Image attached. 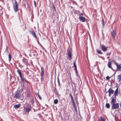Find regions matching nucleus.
<instances>
[{"label":"nucleus","mask_w":121,"mask_h":121,"mask_svg":"<svg viewBox=\"0 0 121 121\" xmlns=\"http://www.w3.org/2000/svg\"><path fill=\"white\" fill-rule=\"evenodd\" d=\"M14 2L13 3V7L14 12L16 13L18 11V5L16 0H14Z\"/></svg>","instance_id":"f257e3e1"},{"label":"nucleus","mask_w":121,"mask_h":121,"mask_svg":"<svg viewBox=\"0 0 121 121\" xmlns=\"http://www.w3.org/2000/svg\"><path fill=\"white\" fill-rule=\"evenodd\" d=\"M67 53L68 60H71L72 59V49H69L67 50Z\"/></svg>","instance_id":"f03ea898"},{"label":"nucleus","mask_w":121,"mask_h":121,"mask_svg":"<svg viewBox=\"0 0 121 121\" xmlns=\"http://www.w3.org/2000/svg\"><path fill=\"white\" fill-rule=\"evenodd\" d=\"M21 93L18 91V90L15 92L14 93V95L13 96V97L14 98L16 99H19L20 97Z\"/></svg>","instance_id":"7ed1b4c3"},{"label":"nucleus","mask_w":121,"mask_h":121,"mask_svg":"<svg viewBox=\"0 0 121 121\" xmlns=\"http://www.w3.org/2000/svg\"><path fill=\"white\" fill-rule=\"evenodd\" d=\"M44 73V69L43 66L41 67V73H40V76H41V77L40 78V79L41 80V81L42 82L43 80V75Z\"/></svg>","instance_id":"20e7f679"},{"label":"nucleus","mask_w":121,"mask_h":121,"mask_svg":"<svg viewBox=\"0 0 121 121\" xmlns=\"http://www.w3.org/2000/svg\"><path fill=\"white\" fill-rule=\"evenodd\" d=\"M73 66L74 67V69L76 76L78 77V78H79V76L78 75V71L77 69V66L76 65V62L75 61L73 63Z\"/></svg>","instance_id":"39448f33"},{"label":"nucleus","mask_w":121,"mask_h":121,"mask_svg":"<svg viewBox=\"0 0 121 121\" xmlns=\"http://www.w3.org/2000/svg\"><path fill=\"white\" fill-rule=\"evenodd\" d=\"M112 109H117L119 107V104L117 103L115 104V103L112 104Z\"/></svg>","instance_id":"423d86ee"},{"label":"nucleus","mask_w":121,"mask_h":121,"mask_svg":"<svg viewBox=\"0 0 121 121\" xmlns=\"http://www.w3.org/2000/svg\"><path fill=\"white\" fill-rule=\"evenodd\" d=\"M116 34V31L115 30H113L111 32V35L112 38L113 39H115V37Z\"/></svg>","instance_id":"0eeeda50"},{"label":"nucleus","mask_w":121,"mask_h":121,"mask_svg":"<svg viewBox=\"0 0 121 121\" xmlns=\"http://www.w3.org/2000/svg\"><path fill=\"white\" fill-rule=\"evenodd\" d=\"M17 72L19 74V76L20 77L21 80L22 82H24L25 79H24L22 77V73L21 71L19 69H18V70H17Z\"/></svg>","instance_id":"6e6552de"},{"label":"nucleus","mask_w":121,"mask_h":121,"mask_svg":"<svg viewBox=\"0 0 121 121\" xmlns=\"http://www.w3.org/2000/svg\"><path fill=\"white\" fill-rule=\"evenodd\" d=\"M29 31L34 37L36 38H37L36 34L34 30H30Z\"/></svg>","instance_id":"1a4fd4ad"},{"label":"nucleus","mask_w":121,"mask_h":121,"mask_svg":"<svg viewBox=\"0 0 121 121\" xmlns=\"http://www.w3.org/2000/svg\"><path fill=\"white\" fill-rule=\"evenodd\" d=\"M101 47L102 50L104 52H106L107 51V47L103 45H101Z\"/></svg>","instance_id":"9d476101"},{"label":"nucleus","mask_w":121,"mask_h":121,"mask_svg":"<svg viewBox=\"0 0 121 121\" xmlns=\"http://www.w3.org/2000/svg\"><path fill=\"white\" fill-rule=\"evenodd\" d=\"M78 19L79 20L82 22H84L86 20V18L83 17H79Z\"/></svg>","instance_id":"9b49d317"},{"label":"nucleus","mask_w":121,"mask_h":121,"mask_svg":"<svg viewBox=\"0 0 121 121\" xmlns=\"http://www.w3.org/2000/svg\"><path fill=\"white\" fill-rule=\"evenodd\" d=\"M112 63L111 62L109 61L107 64L108 66V67L110 68L113 71H115V70L113 69L112 68L111 66Z\"/></svg>","instance_id":"f8f14e48"},{"label":"nucleus","mask_w":121,"mask_h":121,"mask_svg":"<svg viewBox=\"0 0 121 121\" xmlns=\"http://www.w3.org/2000/svg\"><path fill=\"white\" fill-rule=\"evenodd\" d=\"M117 66L116 70L118 71H121V64L120 65H118L117 63L116 65Z\"/></svg>","instance_id":"ddd939ff"},{"label":"nucleus","mask_w":121,"mask_h":121,"mask_svg":"<svg viewBox=\"0 0 121 121\" xmlns=\"http://www.w3.org/2000/svg\"><path fill=\"white\" fill-rule=\"evenodd\" d=\"M31 108H24V110H25L26 112L28 113L31 110Z\"/></svg>","instance_id":"4468645a"},{"label":"nucleus","mask_w":121,"mask_h":121,"mask_svg":"<svg viewBox=\"0 0 121 121\" xmlns=\"http://www.w3.org/2000/svg\"><path fill=\"white\" fill-rule=\"evenodd\" d=\"M116 98H115V97L113 98L111 97L112 100L111 103L112 104L115 103L116 100Z\"/></svg>","instance_id":"2eb2a0df"},{"label":"nucleus","mask_w":121,"mask_h":121,"mask_svg":"<svg viewBox=\"0 0 121 121\" xmlns=\"http://www.w3.org/2000/svg\"><path fill=\"white\" fill-rule=\"evenodd\" d=\"M20 104H15L14 105L13 108L16 109L19 108L21 106Z\"/></svg>","instance_id":"dca6fc26"},{"label":"nucleus","mask_w":121,"mask_h":121,"mask_svg":"<svg viewBox=\"0 0 121 121\" xmlns=\"http://www.w3.org/2000/svg\"><path fill=\"white\" fill-rule=\"evenodd\" d=\"M118 88H117L116 90L114 93V96L115 98H116V96H117L118 95Z\"/></svg>","instance_id":"f3484780"},{"label":"nucleus","mask_w":121,"mask_h":121,"mask_svg":"<svg viewBox=\"0 0 121 121\" xmlns=\"http://www.w3.org/2000/svg\"><path fill=\"white\" fill-rule=\"evenodd\" d=\"M24 88V86L23 85L22 86L20 90H18V91L21 94L22 92L23 91Z\"/></svg>","instance_id":"a211bd4d"},{"label":"nucleus","mask_w":121,"mask_h":121,"mask_svg":"<svg viewBox=\"0 0 121 121\" xmlns=\"http://www.w3.org/2000/svg\"><path fill=\"white\" fill-rule=\"evenodd\" d=\"M108 93H110L112 94L114 93V91L112 89H111V88H110L109 89V90L108 91Z\"/></svg>","instance_id":"6ab92c4d"},{"label":"nucleus","mask_w":121,"mask_h":121,"mask_svg":"<svg viewBox=\"0 0 121 121\" xmlns=\"http://www.w3.org/2000/svg\"><path fill=\"white\" fill-rule=\"evenodd\" d=\"M117 78L118 80V82H119L121 81V74H120L117 76Z\"/></svg>","instance_id":"aec40b11"},{"label":"nucleus","mask_w":121,"mask_h":121,"mask_svg":"<svg viewBox=\"0 0 121 121\" xmlns=\"http://www.w3.org/2000/svg\"><path fill=\"white\" fill-rule=\"evenodd\" d=\"M31 106L29 104H26V107L24 108H31Z\"/></svg>","instance_id":"412c9836"},{"label":"nucleus","mask_w":121,"mask_h":121,"mask_svg":"<svg viewBox=\"0 0 121 121\" xmlns=\"http://www.w3.org/2000/svg\"><path fill=\"white\" fill-rule=\"evenodd\" d=\"M98 121H105V119L102 117H101L100 119H98Z\"/></svg>","instance_id":"4be33fe9"},{"label":"nucleus","mask_w":121,"mask_h":121,"mask_svg":"<svg viewBox=\"0 0 121 121\" xmlns=\"http://www.w3.org/2000/svg\"><path fill=\"white\" fill-rule=\"evenodd\" d=\"M96 51L99 54H103V53L101 52L100 50H99V49H97L96 50Z\"/></svg>","instance_id":"5701e85b"},{"label":"nucleus","mask_w":121,"mask_h":121,"mask_svg":"<svg viewBox=\"0 0 121 121\" xmlns=\"http://www.w3.org/2000/svg\"><path fill=\"white\" fill-rule=\"evenodd\" d=\"M102 22V26L103 27H104V19L103 18H102V19L101 20Z\"/></svg>","instance_id":"b1692460"},{"label":"nucleus","mask_w":121,"mask_h":121,"mask_svg":"<svg viewBox=\"0 0 121 121\" xmlns=\"http://www.w3.org/2000/svg\"><path fill=\"white\" fill-rule=\"evenodd\" d=\"M58 103V100L57 99H55L54 100V103L55 104H57Z\"/></svg>","instance_id":"393cba45"},{"label":"nucleus","mask_w":121,"mask_h":121,"mask_svg":"<svg viewBox=\"0 0 121 121\" xmlns=\"http://www.w3.org/2000/svg\"><path fill=\"white\" fill-rule=\"evenodd\" d=\"M106 106L107 108H109L110 107V105L109 103H106Z\"/></svg>","instance_id":"a878e982"},{"label":"nucleus","mask_w":121,"mask_h":121,"mask_svg":"<svg viewBox=\"0 0 121 121\" xmlns=\"http://www.w3.org/2000/svg\"><path fill=\"white\" fill-rule=\"evenodd\" d=\"M31 96V94L30 92H28L27 93V96L28 97H29Z\"/></svg>","instance_id":"bb28decb"},{"label":"nucleus","mask_w":121,"mask_h":121,"mask_svg":"<svg viewBox=\"0 0 121 121\" xmlns=\"http://www.w3.org/2000/svg\"><path fill=\"white\" fill-rule=\"evenodd\" d=\"M70 96L71 101H74L73 97V96L71 95V93H70Z\"/></svg>","instance_id":"cd10ccee"},{"label":"nucleus","mask_w":121,"mask_h":121,"mask_svg":"<svg viewBox=\"0 0 121 121\" xmlns=\"http://www.w3.org/2000/svg\"><path fill=\"white\" fill-rule=\"evenodd\" d=\"M12 57V56L10 55L9 54V61H10L11 59V58Z\"/></svg>","instance_id":"c85d7f7f"},{"label":"nucleus","mask_w":121,"mask_h":121,"mask_svg":"<svg viewBox=\"0 0 121 121\" xmlns=\"http://www.w3.org/2000/svg\"><path fill=\"white\" fill-rule=\"evenodd\" d=\"M57 81L58 84V86H59L60 87V80L59 78L58 77H57Z\"/></svg>","instance_id":"c756f323"},{"label":"nucleus","mask_w":121,"mask_h":121,"mask_svg":"<svg viewBox=\"0 0 121 121\" xmlns=\"http://www.w3.org/2000/svg\"><path fill=\"white\" fill-rule=\"evenodd\" d=\"M31 103L32 104H33L34 103V99L33 98L32 99L31 101Z\"/></svg>","instance_id":"7c9ffc66"},{"label":"nucleus","mask_w":121,"mask_h":121,"mask_svg":"<svg viewBox=\"0 0 121 121\" xmlns=\"http://www.w3.org/2000/svg\"><path fill=\"white\" fill-rule=\"evenodd\" d=\"M72 101V103H73V106L74 107H76V105H75V102H74V101Z\"/></svg>","instance_id":"2f4dec72"},{"label":"nucleus","mask_w":121,"mask_h":121,"mask_svg":"<svg viewBox=\"0 0 121 121\" xmlns=\"http://www.w3.org/2000/svg\"><path fill=\"white\" fill-rule=\"evenodd\" d=\"M110 62H111V63L112 62H113L115 64V65L116 64H117V63L115 61L113 60H111V61H110Z\"/></svg>","instance_id":"473e14b6"},{"label":"nucleus","mask_w":121,"mask_h":121,"mask_svg":"<svg viewBox=\"0 0 121 121\" xmlns=\"http://www.w3.org/2000/svg\"><path fill=\"white\" fill-rule=\"evenodd\" d=\"M25 74L28 75L29 74V72L28 71L26 70L25 72Z\"/></svg>","instance_id":"72a5a7b5"},{"label":"nucleus","mask_w":121,"mask_h":121,"mask_svg":"<svg viewBox=\"0 0 121 121\" xmlns=\"http://www.w3.org/2000/svg\"><path fill=\"white\" fill-rule=\"evenodd\" d=\"M34 6L35 7H36V2L35 0L34 1Z\"/></svg>","instance_id":"f704fd0d"},{"label":"nucleus","mask_w":121,"mask_h":121,"mask_svg":"<svg viewBox=\"0 0 121 121\" xmlns=\"http://www.w3.org/2000/svg\"><path fill=\"white\" fill-rule=\"evenodd\" d=\"M111 53V52H110L109 53H107L106 54V55H107V56H108V55H109L110 56Z\"/></svg>","instance_id":"c9c22d12"},{"label":"nucleus","mask_w":121,"mask_h":121,"mask_svg":"<svg viewBox=\"0 0 121 121\" xmlns=\"http://www.w3.org/2000/svg\"><path fill=\"white\" fill-rule=\"evenodd\" d=\"M38 97L39 99H41V96L39 95L38 94Z\"/></svg>","instance_id":"e433bc0d"},{"label":"nucleus","mask_w":121,"mask_h":121,"mask_svg":"<svg viewBox=\"0 0 121 121\" xmlns=\"http://www.w3.org/2000/svg\"><path fill=\"white\" fill-rule=\"evenodd\" d=\"M79 17H80H80H82L81 16H82L83 15V14L82 13H81L79 14Z\"/></svg>","instance_id":"4c0bfd02"},{"label":"nucleus","mask_w":121,"mask_h":121,"mask_svg":"<svg viewBox=\"0 0 121 121\" xmlns=\"http://www.w3.org/2000/svg\"><path fill=\"white\" fill-rule=\"evenodd\" d=\"M110 77L108 76H107L106 77V79L107 80H108L110 79Z\"/></svg>","instance_id":"58836bf2"},{"label":"nucleus","mask_w":121,"mask_h":121,"mask_svg":"<svg viewBox=\"0 0 121 121\" xmlns=\"http://www.w3.org/2000/svg\"><path fill=\"white\" fill-rule=\"evenodd\" d=\"M26 59L25 58H24L23 59L22 61L23 62H26Z\"/></svg>","instance_id":"ea45409f"},{"label":"nucleus","mask_w":121,"mask_h":121,"mask_svg":"<svg viewBox=\"0 0 121 121\" xmlns=\"http://www.w3.org/2000/svg\"><path fill=\"white\" fill-rule=\"evenodd\" d=\"M10 79H9V81H10L11 80V79H12V76H11V75H10Z\"/></svg>","instance_id":"a19ab883"},{"label":"nucleus","mask_w":121,"mask_h":121,"mask_svg":"<svg viewBox=\"0 0 121 121\" xmlns=\"http://www.w3.org/2000/svg\"><path fill=\"white\" fill-rule=\"evenodd\" d=\"M74 13L75 14H78V12H77V11H75V12H74Z\"/></svg>","instance_id":"79ce46f5"},{"label":"nucleus","mask_w":121,"mask_h":121,"mask_svg":"<svg viewBox=\"0 0 121 121\" xmlns=\"http://www.w3.org/2000/svg\"><path fill=\"white\" fill-rule=\"evenodd\" d=\"M53 7L54 8V10H56V8H55V6H54V5H53Z\"/></svg>","instance_id":"37998d69"},{"label":"nucleus","mask_w":121,"mask_h":121,"mask_svg":"<svg viewBox=\"0 0 121 121\" xmlns=\"http://www.w3.org/2000/svg\"><path fill=\"white\" fill-rule=\"evenodd\" d=\"M6 48L5 49V50L6 51H7L8 52V48H7V47L6 46Z\"/></svg>","instance_id":"c03bdc74"},{"label":"nucleus","mask_w":121,"mask_h":121,"mask_svg":"<svg viewBox=\"0 0 121 121\" xmlns=\"http://www.w3.org/2000/svg\"><path fill=\"white\" fill-rule=\"evenodd\" d=\"M111 93H109L108 96L110 97H111Z\"/></svg>","instance_id":"a18cd8bd"},{"label":"nucleus","mask_w":121,"mask_h":121,"mask_svg":"<svg viewBox=\"0 0 121 121\" xmlns=\"http://www.w3.org/2000/svg\"><path fill=\"white\" fill-rule=\"evenodd\" d=\"M56 94L57 95H59H59L58 93L57 92L56 93Z\"/></svg>","instance_id":"49530a36"},{"label":"nucleus","mask_w":121,"mask_h":121,"mask_svg":"<svg viewBox=\"0 0 121 121\" xmlns=\"http://www.w3.org/2000/svg\"><path fill=\"white\" fill-rule=\"evenodd\" d=\"M38 16H39V11H38Z\"/></svg>","instance_id":"de8ad7c7"},{"label":"nucleus","mask_w":121,"mask_h":121,"mask_svg":"<svg viewBox=\"0 0 121 121\" xmlns=\"http://www.w3.org/2000/svg\"><path fill=\"white\" fill-rule=\"evenodd\" d=\"M0 121H3L2 119H1L0 120Z\"/></svg>","instance_id":"09e8293b"},{"label":"nucleus","mask_w":121,"mask_h":121,"mask_svg":"<svg viewBox=\"0 0 121 121\" xmlns=\"http://www.w3.org/2000/svg\"><path fill=\"white\" fill-rule=\"evenodd\" d=\"M120 108H121V103H120Z\"/></svg>","instance_id":"8fccbe9b"},{"label":"nucleus","mask_w":121,"mask_h":121,"mask_svg":"<svg viewBox=\"0 0 121 121\" xmlns=\"http://www.w3.org/2000/svg\"><path fill=\"white\" fill-rule=\"evenodd\" d=\"M116 73V72H115L114 73L113 75H115Z\"/></svg>","instance_id":"3c124183"},{"label":"nucleus","mask_w":121,"mask_h":121,"mask_svg":"<svg viewBox=\"0 0 121 121\" xmlns=\"http://www.w3.org/2000/svg\"><path fill=\"white\" fill-rule=\"evenodd\" d=\"M34 110V112H35V109H33Z\"/></svg>","instance_id":"603ef678"},{"label":"nucleus","mask_w":121,"mask_h":121,"mask_svg":"<svg viewBox=\"0 0 121 121\" xmlns=\"http://www.w3.org/2000/svg\"><path fill=\"white\" fill-rule=\"evenodd\" d=\"M41 9H40V11L41 12Z\"/></svg>","instance_id":"864d4df0"},{"label":"nucleus","mask_w":121,"mask_h":121,"mask_svg":"<svg viewBox=\"0 0 121 121\" xmlns=\"http://www.w3.org/2000/svg\"><path fill=\"white\" fill-rule=\"evenodd\" d=\"M109 57H107V58H108V59Z\"/></svg>","instance_id":"5fc2aeb1"},{"label":"nucleus","mask_w":121,"mask_h":121,"mask_svg":"<svg viewBox=\"0 0 121 121\" xmlns=\"http://www.w3.org/2000/svg\"><path fill=\"white\" fill-rule=\"evenodd\" d=\"M77 101H77V100H76V102H77Z\"/></svg>","instance_id":"6e6d98bb"},{"label":"nucleus","mask_w":121,"mask_h":121,"mask_svg":"<svg viewBox=\"0 0 121 121\" xmlns=\"http://www.w3.org/2000/svg\"><path fill=\"white\" fill-rule=\"evenodd\" d=\"M100 57H102V56H100Z\"/></svg>","instance_id":"4d7b16f0"}]
</instances>
